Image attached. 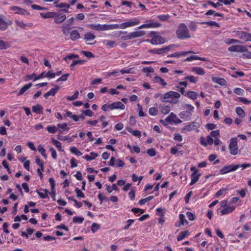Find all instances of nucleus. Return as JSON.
I'll return each mask as SVG.
<instances>
[{"mask_svg":"<svg viewBox=\"0 0 251 251\" xmlns=\"http://www.w3.org/2000/svg\"><path fill=\"white\" fill-rule=\"evenodd\" d=\"M146 32L143 30L135 31L127 33L126 31H119L115 33L116 36H119L121 34H125V35L121 36L122 40H128L133 39L136 38L142 37L145 34Z\"/></svg>","mask_w":251,"mask_h":251,"instance_id":"f257e3e1","label":"nucleus"},{"mask_svg":"<svg viewBox=\"0 0 251 251\" xmlns=\"http://www.w3.org/2000/svg\"><path fill=\"white\" fill-rule=\"evenodd\" d=\"M183 110L179 113V116L180 118L185 121L191 120L192 116V113L194 110V107L190 104H185L183 106Z\"/></svg>","mask_w":251,"mask_h":251,"instance_id":"f03ea898","label":"nucleus"},{"mask_svg":"<svg viewBox=\"0 0 251 251\" xmlns=\"http://www.w3.org/2000/svg\"><path fill=\"white\" fill-rule=\"evenodd\" d=\"M176 35L178 39L183 40L191 37L189 30L184 23L179 25L176 30Z\"/></svg>","mask_w":251,"mask_h":251,"instance_id":"7ed1b4c3","label":"nucleus"},{"mask_svg":"<svg viewBox=\"0 0 251 251\" xmlns=\"http://www.w3.org/2000/svg\"><path fill=\"white\" fill-rule=\"evenodd\" d=\"M101 108L104 112L119 109L124 110L125 108V105L121 101H116L111 104L106 103L103 104Z\"/></svg>","mask_w":251,"mask_h":251,"instance_id":"20e7f679","label":"nucleus"},{"mask_svg":"<svg viewBox=\"0 0 251 251\" xmlns=\"http://www.w3.org/2000/svg\"><path fill=\"white\" fill-rule=\"evenodd\" d=\"M179 46L176 44H171L168 46L160 48L153 49L149 50V52L153 54L163 55L167 54L174 47H178Z\"/></svg>","mask_w":251,"mask_h":251,"instance_id":"39448f33","label":"nucleus"},{"mask_svg":"<svg viewBox=\"0 0 251 251\" xmlns=\"http://www.w3.org/2000/svg\"><path fill=\"white\" fill-rule=\"evenodd\" d=\"M229 153L232 155H236L239 153L238 147V139L237 137H232L230 139L228 145Z\"/></svg>","mask_w":251,"mask_h":251,"instance_id":"423d86ee","label":"nucleus"},{"mask_svg":"<svg viewBox=\"0 0 251 251\" xmlns=\"http://www.w3.org/2000/svg\"><path fill=\"white\" fill-rule=\"evenodd\" d=\"M233 33L240 39L245 42H251V33L242 30L234 31Z\"/></svg>","mask_w":251,"mask_h":251,"instance_id":"0eeeda50","label":"nucleus"},{"mask_svg":"<svg viewBox=\"0 0 251 251\" xmlns=\"http://www.w3.org/2000/svg\"><path fill=\"white\" fill-rule=\"evenodd\" d=\"M141 21L139 17L132 18L127 21L122 23L123 29H126L127 27H132L138 25Z\"/></svg>","mask_w":251,"mask_h":251,"instance_id":"6e6552de","label":"nucleus"},{"mask_svg":"<svg viewBox=\"0 0 251 251\" xmlns=\"http://www.w3.org/2000/svg\"><path fill=\"white\" fill-rule=\"evenodd\" d=\"M239 165L230 164L227 166H225L222 169L220 170V173L221 175H224L231 172L235 171L239 168Z\"/></svg>","mask_w":251,"mask_h":251,"instance_id":"1a4fd4ad","label":"nucleus"},{"mask_svg":"<svg viewBox=\"0 0 251 251\" xmlns=\"http://www.w3.org/2000/svg\"><path fill=\"white\" fill-rule=\"evenodd\" d=\"M165 121L171 125H177L182 123V121L178 119L176 115L173 112L170 114L165 119Z\"/></svg>","mask_w":251,"mask_h":251,"instance_id":"9d476101","label":"nucleus"},{"mask_svg":"<svg viewBox=\"0 0 251 251\" xmlns=\"http://www.w3.org/2000/svg\"><path fill=\"white\" fill-rule=\"evenodd\" d=\"M244 231L243 233H241L238 234V236L239 238L242 239L244 238H248L251 234H248L246 231H250L251 230V222L246 223L242 227Z\"/></svg>","mask_w":251,"mask_h":251,"instance_id":"9b49d317","label":"nucleus"},{"mask_svg":"<svg viewBox=\"0 0 251 251\" xmlns=\"http://www.w3.org/2000/svg\"><path fill=\"white\" fill-rule=\"evenodd\" d=\"M228 50L230 52H244L247 51V48L246 46L237 45L229 47Z\"/></svg>","mask_w":251,"mask_h":251,"instance_id":"f8f14e48","label":"nucleus"},{"mask_svg":"<svg viewBox=\"0 0 251 251\" xmlns=\"http://www.w3.org/2000/svg\"><path fill=\"white\" fill-rule=\"evenodd\" d=\"M147 41L152 45L161 44L165 43V39L159 35H154L150 41L149 40Z\"/></svg>","mask_w":251,"mask_h":251,"instance_id":"ddd939ff","label":"nucleus"},{"mask_svg":"<svg viewBox=\"0 0 251 251\" xmlns=\"http://www.w3.org/2000/svg\"><path fill=\"white\" fill-rule=\"evenodd\" d=\"M180 97V95L179 93L175 91H170L166 93H165L164 96L161 98V100L162 101H164L165 100L169 99V98H176L178 99Z\"/></svg>","mask_w":251,"mask_h":251,"instance_id":"4468645a","label":"nucleus"},{"mask_svg":"<svg viewBox=\"0 0 251 251\" xmlns=\"http://www.w3.org/2000/svg\"><path fill=\"white\" fill-rule=\"evenodd\" d=\"M190 53H196L193 50H189V51H178L173 53L172 54H169L167 55L168 57H176L179 58L181 56H185L188 54Z\"/></svg>","mask_w":251,"mask_h":251,"instance_id":"2eb2a0df","label":"nucleus"},{"mask_svg":"<svg viewBox=\"0 0 251 251\" xmlns=\"http://www.w3.org/2000/svg\"><path fill=\"white\" fill-rule=\"evenodd\" d=\"M96 36L91 32H87L84 36V39L85 40V42H87L88 45L94 44L96 42V41L93 42H91V41L94 40Z\"/></svg>","mask_w":251,"mask_h":251,"instance_id":"dca6fc26","label":"nucleus"},{"mask_svg":"<svg viewBox=\"0 0 251 251\" xmlns=\"http://www.w3.org/2000/svg\"><path fill=\"white\" fill-rule=\"evenodd\" d=\"M10 9L13 10L15 14H21L23 15H29V12L25 9L21 8L18 6H14L10 7Z\"/></svg>","mask_w":251,"mask_h":251,"instance_id":"f3484780","label":"nucleus"},{"mask_svg":"<svg viewBox=\"0 0 251 251\" xmlns=\"http://www.w3.org/2000/svg\"><path fill=\"white\" fill-rule=\"evenodd\" d=\"M161 26V24L159 23H149L148 24H144L137 27L138 29L149 28H157Z\"/></svg>","mask_w":251,"mask_h":251,"instance_id":"a211bd4d","label":"nucleus"},{"mask_svg":"<svg viewBox=\"0 0 251 251\" xmlns=\"http://www.w3.org/2000/svg\"><path fill=\"white\" fill-rule=\"evenodd\" d=\"M54 18V22L57 24H61L66 19V16L64 14L55 12Z\"/></svg>","mask_w":251,"mask_h":251,"instance_id":"6ab92c4d","label":"nucleus"},{"mask_svg":"<svg viewBox=\"0 0 251 251\" xmlns=\"http://www.w3.org/2000/svg\"><path fill=\"white\" fill-rule=\"evenodd\" d=\"M89 27L93 30L97 31H105L107 30L106 24L100 25L99 24H90Z\"/></svg>","mask_w":251,"mask_h":251,"instance_id":"aec40b11","label":"nucleus"},{"mask_svg":"<svg viewBox=\"0 0 251 251\" xmlns=\"http://www.w3.org/2000/svg\"><path fill=\"white\" fill-rule=\"evenodd\" d=\"M59 89L60 86L55 85L54 87L51 88L49 91L44 94V97L47 99L50 96H55Z\"/></svg>","mask_w":251,"mask_h":251,"instance_id":"412c9836","label":"nucleus"},{"mask_svg":"<svg viewBox=\"0 0 251 251\" xmlns=\"http://www.w3.org/2000/svg\"><path fill=\"white\" fill-rule=\"evenodd\" d=\"M201 176V174L196 173V172H193L191 175V182L190 183L189 185L190 186H192L195 184L199 180V178Z\"/></svg>","mask_w":251,"mask_h":251,"instance_id":"4be33fe9","label":"nucleus"},{"mask_svg":"<svg viewBox=\"0 0 251 251\" xmlns=\"http://www.w3.org/2000/svg\"><path fill=\"white\" fill-rule=\"evenodd\" d=\"M179 223H176L175 224L176 227H179L181 225H187L188 224V221L186 220L185 216L183 214L179 215Z\"/></svg>","mask_w":251,"mask_h":251,"instance_id":"5701e85b","label":"nucleus"},{"mask_svg":"<svg viewBox=\"0 0 251 251\" xmlns=\"http://www.w3.org/2000/svg\"><path fill=\"white\" fill-rule=\"evenodd\" d=\"M235 208L234 205L226 206L221 211V213L223 215L231 213L235 209Z\"/></svg>","mask_w":251,"mask_h":251,"instance_id":"b1692460","label":"nucleus"},{"mask_svg":"<svg viewBox=\"0 0 251 251\" xmlns=\"http://www.w3.org/2000/svg\"><path fill=\"white\" fill-rule=\"evenodd\" d=\"M199 60L202 61H206L207 59L205 57H199L197 55H191L184 59V62H189L193 60Z\"/></svg>","mask_w":251,"mask_h":251,"instance_id":"393cba45","label":"nucleus"},{"mask_svg":"<svg viewBox=\"0 0 251 251\" xmlns=\"http://www.w3.org/2000/svg\"><path fill=\"white\" fill-rule=\"evenodd\" d=\"M80 38V35L76 29L72 30L70 33V39L72 41H75Z\"/></svg>","mask_w":251,"mask_h":251,"instance_id":"a878e982","label":"nucleus"},{"mask_svg":"<svg viewBox=\"0 0 251 251\" xmlns=\"http://www.w3.org/2000/svg\"><path fill=\"white\" fill-rule=\"evenodd\" d=\"M43 107L40 104H36L32 107V110L33 112L38 114H43Z\"/></svg>","mask_w":251,"mask_h":251,"instance_id":"bb28decb","label":"nucleus"},{"mask_svg":"<svg viewBox=\"0 0 251 251\" xmlns=\"http://www.w3.org/2000/svg\"><path fill=\"white\" fill-rule=\"evenodd\" d=\"M192 72L195 73L196 75H202L205 74V71L203 68L201 67H193L191 70Z\"/></svg>","mask_w":251,"mask_h":251,"instance_id":"cd10ccee","label":"nucleus"},{"mask_svg":"<svg viewBox=\"0 0 251 251\" xmlns=\"http://www.w3.org/2000/svg\"><path fill=\"white\" fill-rule=\"evenodd\" d=\"M65 118L68 117L72 119L74 121L77 122L79 120V116L75 114H73L72 112L69 110L66 111V115L64 116Z\"/></svg>","mask_w":251,"mask_h":251,"instance_id":"c85d7f7f","label":"nucleus"},{"mask_svg":"<svg viewBox=\"0 0 251 251\" xmlns=\"http://www.w3.org/2000/svg\"><path fill=\"white\" fill-rule=\"evenodd\" d=\"M10 47V43L2 40L0 37V50H5Z\"/></svg>","mask_w":251,"mask_h":251,"instance_id":"c756f323","label":"nucleus"},{"mask_svg":"<svg viewBox=\"0 0 251 251\" xmlns=\"http://www.w3.org/2000/svg\"><path fill=\"white\" fill-rule=\"evenodd\" d=\"M32 86L31 83L25 85L18 92L17 95L21 96L24 94V93L28 90Z\"/></svg>","mask_w":251,"mask_h":251,"instance_id":"7c9ffc66","label":"nucleus"},{"mask_svg":"<svg viewBox=\"0 0 251 251\" xmlns=\"http://www.w3.org/2000/svg\"><path fill=\"white\" fill-rule=\"evenodd\" d=\"M189 235V232L187 230L182 231L177 235V241H180L184 239L185 238Z\"/></svg>","mask_w":251,"mask_h":251,"instance_id":"2f4dec72","label":"nucleus"},{"mask_svg":"<svg viewBox=\"0 0 251 251\" xmlns=\"http://www.w3.org/2000/svg\"><path fill=\"white\" fill-rule=\"evenodd\" d=\"M40 16L45 19L52 18L55 16V12H47L40 13Z\"/></svg>","mask_w":251,"mask_h":251,"instance_id":"473e14b6","label":"nucleus"},{"mask_svg":"<svg viewBox=\"0 0 251 251\" xmlns=\"http://www.w3.org/2000/svg\"><path fill=\"white\" fill-rule=\"evenodd\" d=\"M198 95V93L196 92L190 91L187 92L186 97L191 100H195L197 99Z\"/></svg>","mask_w":251,"mask_h":251,"instance_id":"72a5a7b5","label":"nucleus"},{"mask_svg":"<svg viewBox=\"0 0 251 251\" xmlns=\"http://www.w3.org/2000/svg\"><path fill=\"white\" fill-rule=\"evenodd\" d=\"M98 155V153L94 152H91L90 155L86 154L84 156H83V157L87 161H91L95 159Z\"/></svg>","mask_w":251,"mask_h":251,"instance_id":"f704fd0d","label":"nucleus"},{"mask_svg":"<svg viewBox=\"0 0 251 251\" xmlns=\"http://www.w3.org/2000/svg\"><path fill=\"white\" fill-rule=\"evenodd\" d=\"M154 69L151 67H146L142 69V72L146 73L147 76L151 77V73L154 72Z\"/></svg>","mask_w":251,"mask_h":251,"instance_id":"c9c22d12","label":"nucleus"},{"mask_svg":"<svg viewBox=\"0 0 251 251\" xmlns=\"http://www.w3.org/2000/svg\"><path fill=\"white\" fill-rule=\"evenodd\" d=\"M122 23L120 24L106 25L107 30L121 28L123 29Z\"/></svg>","mask_w":251,"mask_h":251,"instance_id":"e433bc0d","label":"nucleus"},{"mask_svg":"<svg viewBox=\"0 0 251 251\" xmlns=\"http://www.w3.org/2000/svg\"><path fill=\"white\" fill-rule=\"evenodd\" d=\"M44 191L45 192V193L41 192L37 189L36 190V192L38 194V195H39V196L40 197V198L46 199V198H48V193H49V192L46 189H44Z\"/></svg>","mask_w":251,"mask_h":251,"instance_id":"4c0bfd02","label":"nucleus"},{"mask_svg":"<svg viewBox=\"0 0 251 251\" xmlns=\"http://www.w3.org/2000/svg\"><path fill=\"white\" fill-rule=\"evenodd\" d=\"M51 142L53 145H54L59 151H63V150H62L61 143L59 141L54 138H52Z\"/></svg>","mask_w":251,"mask_h":251,"instance_id":"58836bf2","label":"nucleus"},{"mask_svg":"<svg viewBox=\"0 0 251 251\" xmlns=\"http://www.w3.org/2000/svg\"><path fill=\"white\" fill-rule=\"evenodd\" d=\"M154 81L156 83L161 84L163 87H165L167 85V83L164 81V80L158 76H154Z\"/></svg>","mask_w":251,"mask_h":251,"instance_id":"ea45409f","label":"nucleus"},{"mask_svg":"<svg viewBox=\"0 0 251 251\" xmlns=\"http://www.w3.org/2000/svg\"><path fill=\"white\" fill-rule=\"evenodd\" d=\"M235 111L237 115L241 118H244L245 117V113L244 110L240 107L236 108Z\"/></svg>","mask_w":251,"mask_h":251,"instance_id":"a19ab883","label":"nucleus"},{"mask_svg":"<svg viewBox=\"0 0 251 251\" xmlns=\"http://www.w3.org/2000/svg\"><path fill=\"white\" fill-rule=\"evenodd\" d=\"M135 220L133 219H129L124 223V230H127L129 228L130 226L134 223Z\"/></svg>","mask_w":251,"mask_h":251,"instance_id":"79ce46f5","label":"nucleus"},{"mask_svg":"<svg viewBox=\"0 0 251 251\" xmlns=\"http://www.w3.org/2000/svg\"><path fill=\"white\" fill-rule=\"evenodd\" d=\"M70 151L72 153L77 156H80L82 154L81 152L75 146L71 147L70 148Z\"/></svg>","mask_w":251,"mask_h":251,"instance_id":"37998d69","label":"nucleus"},{"mask_svg":"<svg viewBox=\"0 0 251 251\" xmlns=\"http://www.w3.org/2000/svg\"><path fill=\"white\" fill-rule=\"evenodd\" d=\"M127 130L129 132L132 133V134L134 136H136L138 138H140L141 137V133L139 130H132L130 128H128Z\"/></svg>","mask_w":251,"mask_h":251,"instance_id":"c03bdc74","label":"nucleus"},{"mask_svg":"<svg viewBox=\"0 0 251 251\" xmlns=\"http://www.w3.org/2000/svg\"><path fill=\"white\" fill-rule=\"evenodd\" d=\"M153 197H154L153 196H150L145 199H141L139 201L138 204L141 205H144L147 202L150 201L152 199H153Z\"/></svg>","mask_w":251,"mask_h":251,"instance_id":"a18cd8bd","label":"nucleus"},{"mask_svg":"<svg viewBox=\"0 0 251 251\" xmlns=\"http://www.w3.org/2000/svg\"><path fill=\"white\" fill-rule=\"evenodd\" d=\"M184 79L188 80L191 83H196L198 80V78L193 75H189L185 76Z\"/></svg>","mask_w":251,"mask_h":251,"instance_id":"49530a36","label":"nucleus"},{"mask_svg":"<svg viewBox=\"0 0 251 251\" xmlns=\"http://www.w3.org/2000/svg\"><path fill=\"white\" fill-rule=\"evenodd\" d=\"M14 22L17 26L24 29H25V27L27 26V25L25 24L23 21H20L18 20H15Z\"/></svg>","mask_w":251,"mask_h":251,"instance_id":"de8ad7c7","label":"nucleus"},{"mask_svg":"<svg viewBox=\"0 0 251 251\" xmlns=\"http://www.w3.org/2000/svg\"><path fill=\"white\" fill-rule=\"evenodd\" d=\"M8 24L0 18V30L4 31L7 28Z\"/></svg>","mask_w":251,"mask_h":251,"instance_id":"09e8293b","label":"nucleus"},{"mask_svg":"<svg viewBox=\"0 0 251 251\" xmlns=\"http://www.w3.org/2000/svg\"><path fill=\"white\" fill-rule=\"evenodd\" d=\"M79 57V56L77 54H70L67 55L64 58V60L67 63H69L68 60H71L74 58H77Z\"/></svg>","mask_w":251,"mask_h":251,"instance_id":"8fccbe9b","label":"nucleus"},{"mask_svg":"<svg viewBox=\"0 0 251 251\" xmlns=\"http://www.w3.org/2000/svg\"><path fill=\"white\" fill-rule=\"evenodd\" d=\"M46 129L49 133L53 134L56 132L57 128L55 126H49L46 127Z\"/></svg>","mask_w":251,"mask_h":251,"instance_id":"3c124183","label":"nucleus"},{"mask_svg":"<svg viewBox=\"0 0 251 251\" xmlns=\"http://www.w3.org/2000/svg\"><path fill=\"white\" fill-rule=\"evenodd\" d=\"M157 18L160 21H166L170 18V15L168 14H163L157 16Z\"/></svg>","mask_w":251,"mask_h":251,"instance_id":"603ef678","label":"nucleus"},{"mask_svg":"<svg viewBox=\"0 0 251 251\" xmlns=\"http://www.w3.org/2000/svg\"><path fill=\"white\" fill-rule=\"evenodd\" d=\"M79 95V92L77 90H76L74 93L73 95L72 96H68L67 97V100H74L76 99H77Z\"/></svg>","mask_w":251,"mask_h":251,"instance_id":"864d4df0","label":"nucleus"},{"mask_svg":"<svg viewBox=\"0 0 251 251\" xmlns=\"http://www.w3.org/2000/svg\"><path fill=\"white\" fill-rule=\"evenodd\" d=\"M202 24H206L208 26H215L217 27H220V25L218 23H217L215 21H209V22H203L202 23Z\"/></svg>","mask_w":251,"mask_h":251,"instance_id":"5fc2aeb1","label":"nucleus"},{"mask_svg":"<svg viewBox=\"0 0 251 251\" xmlns=\"http://www.w3.org/2000/svg\"><path fill=\"white\" fill-rule=\"evenodd\" d=\"M149 113L151 116H156L158 114V110L156 107H152L150 108Z\"/></svg>","mask_w":251,"mask_h":251,"instance_id":"6e6d98bb","label":"nucleus"},{"mask_svg":"<svg viewBox=\"0 0 251 251\" xmlns=\"http://www.w3.org/2000/svg\"><path fill=\"white\" fill-rule=\"evenodd\" d=\"M73 221L74 223L81 224L84 221V218L82 217L75 216L73 218Z\"/></svg>","mask_w":251,"mask_h":251,"instance_id":"4d7b16f0","label":"nucleus"},{"mask_svg":"<svg viewBox=\"0 0 251 251\" xmlns=\"http://www.w3.org/2000/svg\"><path fill=\"white\" fill-rule=\"evenodd\" d=\"M171 110L170 106L165 105L162 108L161 113L164 115L168 114Z\"/></svg>","mask_w":251,"mask_h":251,"instance_id":"13d9d810","label":"nucleus"},{"mask_svg":"<svg viewBox=\"0 0 251 251\" xmlns=\"http://www.w3.org/2000/svg\"><path fill=\"white\" fill-rule=\"evenodd\" d=\"M75 192L76 194V196L78 198H84L85 195L82 192V191L79 189L78 188H76L75 189Z\"/></svg>","mask_w":251,"mask_h":251,"instance_id":"bf43d9fd","label":"nucleus"},{"mask_svg":"<svg viewBox=\"0 0 251 251\" xmlns=\"http://www.w3.org/2000/svg\"><path fill=\"white\" fill-rule=\"evenodd\" d=\"M100 228V225L94 223L92 224L91 226V230L93 233H95L97 230H98Z\"/></svg>","mask_w":251,"mask_h":251,"instance_id":"052dcab7","label":"nucleus"},{"mask_svg":"<svg viewBox=\"0 0 251 251\" xmlns=\"http://www.w3.org/2000/svg\"><path fill=\"white\" fill-rule=\"evenodd\" d=\"M147 153L151 157L154 156L156 154L155 149L152 148L149 149L147 151Z\"/></svg>","mask_w":251,"mask_h":251,"instance_id":"680f3d73","label":"nucleus"},{"mask_svg":"<svg viewBox=\"0 0 251 251\" xmlns=\"http://www.w3.org/2000/svg\"><path fill=\"white\" fill-rule=\"evenodd\" d=\"M36 77V75L35 74H32L31 75H26L25 77V81H28L29 80H33L34 81L36 80L37 79H35V78Z\"/></svg>","mask_w":251,"mask_h":251,"instance_id":"e2e57ef3","label":"nucleus"},{"mask_svg":"<svg viewBox=\"0 0 251 251\" xmlns=\"http://www.w3.org/2000/svg\"><path fill=\"white\" fill-rule=\"evenodd\" d=\"M138 114L140 117H145L146 116L145 113L143 111L142 106L140 104H137Z\"/></svg>","mask_w":251,"mask_h":251,"instance_id":"0e129e2a","label":"nucleus"},{"mask_svg":"<svg viewBox=\"0 0 251 251\" xmlns=\"http://www.w3.org/2000/svg\"><path fill=\"white\" fill-rule=\"evenodd\" d=\"M211 136V137H214L215 139L218 138L220 136V131L219 130H215L212 131L209 135Z\"/></svg>","mask_w":251,"mask_h":251,"instance_id":"69168bd1","label":"nucleus"},{"mask_svg":"<svg viewBox=\"0 0 251 251\" xmlns=\"http://www.w3.org/2000/svg\"><path fill=\"white\" fill-rule=\"evenodd\" d=\"M131 211L134 214H143L145 212V211L143 209H140L139 208H133L131 209Z\"/></svg>","mask_w":251,"mask_h":251,"instance_id":"338daca9","label":"nucleus"},{"mask_svg":"<svg viewBox=\"0 0 251 251\" xmlns=\"http://www.w3.org/2000/svg\"><path fill=\"white\" fill-rule=\"evenodd\" d=\"M186 215L188 220L190 221H194L196 219V216L191 212L187 211Z\"/></svg>","mask_w":251,"mask_h":251,"instance_id":"774afa93","label":"nucleus"}]
</instances>
